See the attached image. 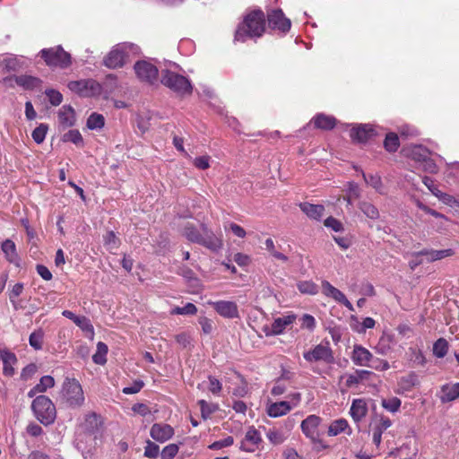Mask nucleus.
Instances as JSON below:
<instances>
[{"label": "nucleus", "instance_id": "f257e3e1", "mask_svg": "<svg viewBox=\"0 0 459 459\" xmlns=\"http://www.w3.org/2000/svg\"><path fill=\"white\" fill-rule=\"evenodd\" d=\"M102 422L100 418L94 412L85 416L84 422L79 427L76 432V446L78 449L91 450L95 447L97 441L101 437Z\"/></svg>", "mask_w": 459, "mask_h": 459}, {"label": "nucleus", "instance_id": "f03ea898", "mask_svg": "<svg viewBox=\"0 0 459 459\" xmlns=\"http://www.w3.org/2000/svg\"><path fill=\"white\" fill-rule=\"evenodd\" d=\"M265 30V16L261 10L248 13L238 26L235 40L245 42L248 39L260 38Z\"/></svg>", "mask_w": 459, "mask_h": 459}, {"label": "nucleus", "instance_id": "7ed1b4c3", "mask_svg": "<svg viewBox=\"0 0 459 459\" xmlns=\"http://www.w3.org/2000/svg\"><path fill=\"white\" fill-rule=\"evenodd\" d=\"M31 409L35 417L44 425H49L54 422L56 411L52 401L45 396H37L31 404Z\"/></svg>", "mask_w": 459, "mask_h": 459}, {"label": "nucleus", "instance_id": "20e7f679", "mask_svg": "<svg viewBox=\"0 0 459 459\" xmlns=\"http://www.w3.org/2000/svg\"><path fill=\"white\" fill-rule=\"evenodd\" d=\"M134 45L130 43L116 45L105 56L103 60L104 65L110 69L122 67L128 57L129 53L134 51Z\"/></svg>", "mask_w": 459, "mask_h": 459}, {"label": "nucleus", "instance_id": "39448f33", "mask_svg": "<svg viewBox=\"0 0 459 459\" xmlns=\"http://www.w3.org/2000/svg\"><path fill=\"white\" fill-rule=\"evenodd\" d=\"M63 395L71 407H81L84 403V394L81 384L74 378H66L63 385Z\"/></svg>", "mask_w": 459, "mask_h": 459}, {"label": "nucleus", "instance_id": "423d86ee", "mask_svg": "<svg viewBox=\"0 0 459 459\" xmlns=\"http://www.w3.org/2000/svg\"><path fill=\"white\" fill-rule=\"evenodd\" d=\"M161 82L180 95L190 94L192 91L189 80L171 71L167 70L162 73Z\"/></svg>", "mask_w": 459, "mask_h": 459}, {"label": "nucleus", "instance_id": "0eeeda50", "mask_svg": "<svg viewBox=\"0 0 459 459\" xmlns=\"http://www.w3.org/2000/svg\"><path fill=\"white\" fill-rule=\"evenodd\" d=\"M41 57L48 66L66 68L71 64V56L61 47L41 50Z\"/></svg>", "mask_w": 459, "mask_h": 459}, {"label": "nucleus", "instance_id": "6e6552de", "mask_svg": "<svg viewBox=\"0 0 459 459\" xmlns=\"http://www.w3.org/2000/svg\"><path fill=\"white\" fill-rule=\"evenodd\" d=\"M296 421L293 418L286 419L281 428H271L266 431V437L273 446H279L284 443L290 435Z\"/></svg>", "mask_w": 459, "mask_h": 459}, {"label": "nucleus", "instance_id": "1a4fd4ad", "mask_svg": "<svg viewBox=\"0 0 459 459\" xmlns=\"http://www.w3.org/2000/svg\"><path fill=\"white\" fill-rule=\"evenodd\" d=\"M303 357L309 363L318 361L332 363L333 361V351L327 344L316 345L312 350L305 351Z\"/></svg>", "mask_w": 459, "mask_h": 459}, {"label": "nucleus", "instance_id": "9d476101", "mask_svg": "<svg viewBox=\"0 0 459 459\" xmlns=\"http://www.w3.org/2000/svg\"><path fill=\"white\" fill-rule=\"evenodd\" d=\"M208 305L221 316L228 319H235L239 317L238 307L236 302L230 300L208 301Z\"/></svg>", "mask_w": 459, "mask_h": 459}, {"label": "nucleus", "instance_id": "9b49d317", "mask_svg": "<svg viewBox=\"0 0 459 459\" xmlns=\"http://www.w3.org/2000/svg\"><path fill=\"white\" fill-rule=\"evenodd\" d=\"M134 68L137 77L142 82L152 84L157 81L158 69L152 63L147 61H138L135 63Z\"/></svg>", "mask_w": 459, "mask_h": 459}, {"label": "nucleus", "instance_id": "f8f14e48", "mask_svg": "<svg viewBox=\"0 0 459 459\" xmlns=\"http://www.w3.org/2000/svg\"><path fill=\"white\" fill-rule=\"evenodd\" d=\"M263 443V439L261 434L255 427H249L245 434V437L240 444V449L253 453L259 449L261 444Z\"/></svg>", "mask_w": 459, "mask_h": 459}, {"label": "nucleus", "instance_id": "ddd939ff", "mask_svg": "<svg viewBox=\"0 0 459 459\" xmlns=\"http://www.w3.org/2000/svg\"><path fill=\"white\" fill-rule=\"evenodd\" d=\"M322 292L327 297L331 298L338 303L342 304L350 311H354L353 305L348 300L346 296L337 288L333 286L328 281H322Z\"/></svg>", "mask_w": 459, "mask_h": 459}, {"label": "nucleus", "instance_id": "4468645a", "mask_svg": "<svg viewBox=\"0 0 459 459\" xmlns=\"http://www.w3.org/2000/svg\"><path fill=\"white\" fill-rule=\"evenodd\" d=\"M295 319L296 316L294 315L277 317L271 325H264L263 332L266 336L279 335L284 332L287 326L293 324Z\"/></svg>", "mask_w": 459, "mask_h": 459}, {"label": "nucleus", "instance_id": "2eb2a0df", "mask_svg": "<svg viewBox=\"0 0 459 459\" xmlns=\"http://www.w3.org/2000/svg\"><path fill=\"white\" fill-rule=\"evenodd\" d=\"M68 88L80 95L90 96L99 91L100 87L93 80H80L70 82Z\"/></svg>", "mask_w": 459, "mask_h": 459}, {"label": "nucleus", "instance_id": "dca6fc26", "mask_svg": "<svg viewBox=\"0 0 459 459\" xmlns=\"http://www.w3.org/2000/svg\"><path fill=\"white\" fill-rule=\"evenodd\" d=\"M268 22L271 28L287 32L290 29V21L286 18L281 9L273 10L267 15Z\"/></svg>", "mask_w": 459, "mask_h": 459}, {"label": "nucleus", "instance_id": "f3484780", "mask_svg": "<svg viewBox=\"0 0 459 459\" xmlns=\"http://www.w3.org/2000/svg\"><path fill=\"white\" fill-rule=\"evenodd\" d=\"M174 435V429L165 423H154L150 429V436L157 442L164 443Z\"/></svg>", "mask_w": 459, "mask_h": 459}, {"label": "nucleus", "instance_id": "a211bd4d", "mask_svg": "<svg viewBox=\"0 0 459 459\" xmlns=\"http://www.w3.org/2000/svg\"><path fill=\"white\" fill-rule=\"evenodd\" d=\"M321 421L322 420L319 416L315 414L307 416L301 422L300 427L303 434L311 440H316L318 437V427Z\"/></svg>", "mask_w": 459, "mask_h": 459}, {"label": "nucleus", "instance_id": "6ab92c4d", "mask_svg": "<svg viewBox=\"0 0 459 459\" xmlns=\"http://www.w3.org/2000/svg\"><path fill=\"white\" fill-rule=\"evenodd\" d=\"M201 229L203 231V235L199 244L212 251L220 250L223 245L221 238L216 236L211 230H209L204 224L202 225Z\"/></svg>", "mask_w": 459, "mask_h": 459}, {"label": "nucleus", "instance_id": "aec40b11", "mask_svg": "<svg viewBox=\"0 0 459 459\" xmlns=\"http://www.w3.org/2000/svg\"><path fill=\"white\" fill-rule=\"evenodd\" d=\"M351 359L357 366L371 367L370 361L373 359V354L361 345H354Z\"/></svg>", "mask_w": 459, "mask_h": 459}, {"label": "nucleus", "instance_id": "412c9836", "mask_svg": "<svg viewBox=\"0 0 459 459\" xmlns=\"http://www.w3.org/2000/svg\"><path fill=\"white\" fill-rule=\"evenodd\" d=\"M455 252L451 248L441 249V250H434V249H423L419 252L413 253V255L424 256L425 260L429 263L442 260L446 257H450L454 255Z\"/></svg>", "mask_w": 459, "mask_h": 459}, {"label": "nucleus", "instance_id": "4be33fe9", "mask_svg": "<svg viewBox=\"0 0 459 459\" xmlns=\"http://www.w3.org/2000/svg\"><path fill=\"white\" fill-rule=\"evenodd\" d=\"M1 360L3 362V374L6 377H13L15 373L14 366L18 359L16 355L8 349H0Z\"/></svg>", "mask_w": 459, "mask_h": 459}, {"label": "nucleus", "instance_id": "5701e85b", "mask_svg": "<svg viewBox=\"0 0 459 459\" xmlns=\"http://www.w3.org/2000/svg\"><path fill=\"white\" fill-rule=\"evenodd\" d=\"M368 403L364 399H354L350 408V415L355 423H359L368 414Z\"/></svg>", "mask_w": 459, "mask_h": 459}, {"label": "nucleus", "instance_id": "b1692460", "mask_svg": "<svg viewBox=\"0 0 459 459\" xmlns=\"http://www.w3.org/2000/svg\"><path fill=\"white\" fill-rule=\"evenodd\" d=\"M1 249L4 255L5 259L10 263L19 267L21 264V258L17 253L16 246L11 239H5L2 245Z\"/></svg>", "mask_w": 459, "mask_h": 459}, {"label": "nucleus", "instance_id": "393cba45", "mask_svg": "<svg viewBox=\"0 0 459 459\" xmlns=\"http://www.w3.org/2000/svg\"><path fill=\"white\" fill-rule=\"evenodd\" d=\"M292 410V405L287 401L271 403L266 407V413L271 418H278L288 414Z\"/></svg>", "mask_w": 459, "mask_h": 459}, {"label": "nucleus", "instance_id": "a878e982", "mask_svg": "<svg viewBox=\"0 0 459 459\" xmlns=\"http://www.w3.org/2000/svg\"><path fill=\"white\" fill-rule=\"evenodd\" d=\"M392 420L385 417L380 416L377 422L375 424L372 434L373 443L379 446L382 442V434L392 426Z\"/></svg>", "mask_w": 459, "mask_h": 459}, {"label": "nucleus", "instance_id": "bb28decb", "mask_svg": "<svg viewBox=\"0 0 459 459\" xmlns=\"http://www.w3.org/2000/svg\"><path fill=\"white\" fill-rule=\"evenodd\" d=\"M350 135L351 139L358 143H366L373 135L374 129L368 125H361L351 130Z\"/></svg>", "mask_w": 459, "mask_h": 459}, {"label": "nucleus", "instance_id": "cd10ccee", "mask_svg": "<svg viewBox=\"0 0 459 459\" xmlns=\"http://www.w3.org/2000/svg\"><path fill=\"white\" fill-rule=\"evenodd\" d=\"M341 433H345L348 436H351L352 434V429L350 427L347 420L342 418L333 420L330 423L327 430V434L330 437H335Z\"/></svg>", "mask_w": 459, "mask_h": 459}, {"label": "nucleus", "instance_id": "c85d7f7f", "mask_svg": "<svg viewBox=\"0 0 459 459\" xmlns=\"http://www.w3.org/2000/svg\"><path fill=\"white\" fill-rule=\"evenodd\" d=\"M75 122L74 110L70 106H63L58 111V123L63 128L74 126Z\"/></svg>", "mask_w": 459, "mask_h": 459}, {"label": "nucleus", "instance_id": "c756f323", "mask_svg": "<svg viewBox=\"0 0 459 459\" xmlns=\"http://www.w3.org/2000/svg\"><path fill=\"white\" fill-rule=\"evenodd\" d=\"M301 211L306 215L316 221H320L324 216L325 207L321 204H312L308 203H303L299 204Z\"/></svg>", "mask_w": 459, "mask_h": 459}, {"label": "nucleus", "instance_id": "7c9ffc66", "mask_svg": "<svg viewBox=\"0 0 459 459\" xmlns=\"http://www.w3.org/2000/svg\"><path fill=\"white\" fill-rule=\"evenodd\" d=\"M459 397V383L446 384L441 387L440 400L442 403L452 402Z\"/></svg>", "mask_w": 459, "mask_h": 459}, {"label": "nucleus", "instance_id": "2f4dec72", "mask_svg": "<svg viewBox=\"0 0 459 459\" xmlns=\"http://www.w3.org/2000/svg\"><path fill=\"white\" fill-rule=\"evenodd\" d=\"M313 123L316 127L329 130L334 127L336 120L332 116H326L325 114H318L313 119Z\"/></svg>", "mask_w": 459, "mask_h": 459}, {"label": "nucleus", "instance_id": "473e14b6", "mask_svg": "<svg viewBox=\"0 0 459 459\" xmlns=\"http://www.w3.org/2000/svg\"><path fill=\"white\" fill-rule=\"evenodd\" d=\"M418 454L417 446L411 443H406L401 446L396 452L400 459H414Z\"/></svg>", "mask_w": 459, "mask_h": 459}, {"label": "nucleus", "instance_id": "72a5a7b5", "mask_svg": "<svg viewBox=\"0 0 459 459\" xmlns=\"http://www.w3.org/2000/svg\"><path fill=\"white\" fill-rule=\"evenodd\" d=\"M365 182L372 186L379 194H384V186L382 183L381 177L378 174L367 175L363 171L361 172Z\"/></svg>", "mask_w": 459, "mask_h": 459}, {"label": "nucleus", "instance_id": "f704fd0d", "mask_svg": "<svg viewBox=\"0 0 459 459\" xmlns=\"http://www.w3.org/2000/svg\"><path fill=\"white\" fill-rule=\"evenodd\" d=\"M74 324L82 329V332L86 333L88 337L91 339L94 336V328L91 325L89 318L84 316H79L78 318H75Z\"/></svg>", "mask_w": 459, "mask_h": 459}, {"label": "nucleus", "instance_id": "c9c22d12", "mask_svg": "<svg viewBox=\"0 0 459 459\" xmlns=\"http://www.w3.org/2000/svg\"><path fill=\"white\" fill-rule=\"evenodd\" d=\"M418 376L414 372H411L408 376L403 377L398 381V385L403 391H410L413 386L418 385Z\"/></svg>", "mask_w": 459, "mask_h": 459}, {"label": "nucleus", "instance_id": "e433bc0d", "mask_svg": "<svg viewBox=\"0 0 459 459\" xmlns=\"http://www.w3.org/2000/svg\"><path fill=\"white\" fill-rule=\"evenodd\" d=\"M107 353L108 346L104 342H99L97 343V351L92 356L93 362L98 365H104L107 361Z\"/></svg>", "mask_w": 459, "mask_h": 459}, {"label": "nucleus", "instance_id": "4c0bfd02", "mask_svg": "<svg viewBox=\"0 0 459 459\" xmlns=\"http://www.w3.org/2000/svg\"><path fill=\"white\" fill-rule=\"evenodd\" d=\"M448 349V342L445 338H439L433 344V354L437 358H444L446 355Z\"/></svg>", "mask_w": 459, "mask_h": 459}, {"label": "nucleus", "instance_id": "58836bf2", "mask_svg": "<svg viewBox=\"0 0 459 459\" xmlns=\"http://www.w3.org/2000/svg\"><path fill=\"white\" fill-rule=\"evenodd\" d=\"M297 288L302 294L316 295L318 292L317 285L312 281H299Z\"/></svg>", "mask_w": 459, "mask_h": 459}, {"label": "nucleus", "instance_id": "ea45409f", "mask_svg": "<svg viewBox=\"0 0 459 459\" xmlns=\"http://www.w3.org/2000/svg\"><path fill=\"white\" fill-rule=\"evenodd\" d=\"M401 404V400L395 396L382 399L381 401L382 407L392 413L397 412L400 410Z\"/></svg>", "mask_w": 459, "mask_h": 459}, {"label": "nucleus", "instance_id": "a19ab883", "mask_svg": "<svg viewBox=\"0 0 459 459\" xmlns=\"http://www.w3.org/2000/svg\"><path fill=\"white\" fill-rule=\"evenodd\" d=\"M15 82L18 85L26 89H32L39 85V80L36 77L30 75H20L15 77Z\"/></svg>", "mask_w": 459, "mask_h": 459}, {"label": "nucleus", "instance_id": "79ce46f5", "mask_svg": "<svg viewBox=\"0 0 459 459\" xmlns=\"http://www.w3.org/2000/svg\"><path fill=\"white\" fill-rule=\"evenodd\" d=\"M105 125V118L102 115L92 113L87 119V126L91 130L101 129Z\"/></svg>", "mask_w": 459, "mask_h": 459}, {"label": "nucleus", "instance_id": "37998d69", "mask_svg": "<svg viewBox=\"0 0 459 459\" xmlns=\"http://www.w3.org/2000/svg\"><path fill=\"white\" fill-rule=\"evenodd\" d=\"M44 339V332L42 329H38L30 333L29 337L30 345L35 350L39 351L42 349Z\"/></svg>", "mask_w": 459, "mask_h": 459}, {"label": "nucleus", "instance_id": "c03bdc74", "mask_svg": "<svg viewBox=\"0 0 459 459\" xmlns=\"http://www.w3.org/2000/svg\"><path fill=\"white\" fill-rule=\"evenodd\" d=\"M430 152L421 146V145H416L414 146L411 151V158L419 162H422L424 160H426L429 156H430Z\"/></svg>", "mask_w": 459, "mask_h": 459}, {"label": "nucleus", "instance_id": "a18cd8bd", "mask_svg": "<svg viewBox=\"0 0 459 459\" xmlns=\"http://www.w3.org/2000/svg\"><path fill=\"white\" fill-rule=\"evenodd\" d=\"M361 212L371 220H377L379 218V212L377 208L370 203L362 202L359 204Z\"/></svg>", "mask_w": 459, "mask_h": 459}, {"label": "nucleus", "instance_id": "49530a36", "mask_svg": "<svg viewBox=\"0 0 459 459\" xmlns=\"http://www.w3.org/2000/svg\"><path fill=\"white\" fill-rule=\"evenodd\" d=\"M203 232H199V230L193 225H186L184 229V236L191 242L199 244Z\"/></svg>", "mask_w": 459, "mask_h": 459}, {"label": "nucleus", "instance_id": "de8ad7c7", "mask_svg": "<svg viewBox=\"0 0 459 459\" xmlns=\"http://www.w3.org/2000/svg\"><path fill=\"white\" fill-rule=\"evenodd\" d=\"M384 145L386 151L394 152L397 151L399 147V138L394 133H389L386 134Z\"/></svg>", "mask_w": 459, "mask_h": 459}, {"label": "nucleus", "instance_id": "09e8293b", "mask_svg": "<svg viewBox=\"0 0 459 459\" xmlns=\"http://www.w3.org/2000/svg\"><path fill=\"white\" fill-rule=\"evenodd\" d=\"M201 409V415L204 420H207L210 416L218 410V406L213 403H208L204 400L198 401Z\"/></svg>", "mask_w": 459, "mask_h": 459}, {"label": "nucleus", "instance_id": "8fccbe9b", "mask_svg": "<svg viewBox=\"0 0 459 459\" xmlns=\"http://www.w3.org/2000/svg\"><path fill=\"white\" fill-rule=\"evenodd\" d=\"M347 195L344 197V200L347 201L349 204H351L352 200L357 199L360 195V191L359 186L354 182L347 183Z\"/></svg>", "mask_w": 459, "mask_h": 459}, {"label": "nucleus", "instance_id": "3c124183", "mask_svg": "<svg viewBox=\"0 0 459 459\" xmlns=\"http://www.w3.org/2000/svg\"><path fill=\"white\" fill-rule=\"evenodd\" d=\"M64 142H71L77 146L82 145L83 139L78 130H70L63 135Z\"/></svg>", "mask_w": 459, "mask_h": 459}, {"label": "nucleus", "instance_id": "603ef678", "mask_svg": "<svg viewBox=\"0 0 459 459\" xmlns=\"http://www.w3.org/2000/svg\"><path fill=\"white\" fill-rule=\"evenodd\" d=\"M197 307L193 303H186L184 307H176L171 309L172 315H195Z\"/></svg>", "mask_w": 459, "mask_h": 459}, {"label": "nucleus", "instance_id": "864d4df0", "mask_svg": "<svg viewBox=\"0 0 459 459\" xmlns=\"http://www.w3.org/2000/svg\"><path fill=\"white\" fill-rule=\"evenodd\" d=\"M160 453V446L151 440H147L144 447V456L151 459L158 457Z\"/></svg>", "mask_w": 459, "mask_h": 459}, {"label": "nucleus", "instance_id": "5fc2aeb1", "mask_svg": "<svg viewBox=\"0 0 459 459\" xmlns=\"http://www.w3.org/2000/svg\"><path fill=\"white\" fill-rule=\"evenodd\" d=\"M104 245L110 251L117 249L119 246V239L113 231H108L104 236Z\"/></svg>", "mask_w": 459, "mask_h": 459}, {"label": "nucleus", "instance_id": "6e6d98bb", "mask_svg": "<svg viewBox=\"0 0 459 459\" xmlns=\"http://www.w3.org/2000/svg\"><path fill=\"white\" fill-rule=\"evenodd\" d=\"M54 385V378L51 376H44L40 378L39 383L36 385V390H38L39 393H44Z\"/></svg>", "mask_w": 459, "mask_h": 459}, {"label": "nucleus", "instance_id": "4d7b16f0", "mask_svg": "<svg viewBox=\"0 0 459 459\" xmlns=\"http://www.w3.org/2000/svg\"><path fill=\"white\" fill-rule=\"evenodd\" d=\"M234 444V438L231 436H228L227 437L215 441L212 443L208 448L211 450H220L224 447H229Z\"/></svg>", "mask_w": 459, "mask_h": 459}, {"label": "nucleus", "instance_id": "13d9d810", "mask_svg": "<svg viewBox=\"0 0 459 459\" xmlns=\"http://www.w3.org/2000/svg\"><path fill=\"white\" fill-rule=\"evenodd\" d=\"M179 447L176 444L166 446L161 451V459H173L178 453Z\"/></svg>", "mask_w": 459, "mask_h": 459}, {"label": "nucleus", "instance_id": "bf43d9fd", "mask_svg": "<svg viewBox=\"0 0 459 459\" xmlns=\"http://www.w3.org/2000/svg\"><path fill=\"white\" fill-rule=\"evenodd\" d=\"M47 126L43 124L39 125L36 127L32 132V138L37 143H41L44 142L47 134Z\"/></svg>", "mask_w": 459, "mask_h": 459}, {"label": "nucleus", "instance_id": "052dcab7", "mask_svg": "<svg viewBox=\"0 0 459 459\" xmlns=\"http://www.w3.org/2000/svg\"><path fill=\"white\" fill-rule=\"evenodd\" d=\"M23 289L24 287L22 283H16L9 292L10 301L15 308H17L16 299L22 293Z\"/></svg>", "mask_w": 459, "mask_h": 459}, {"label": "nucleus", "instance_id": "680f3d73", "mask_svg": "<svg viewBox=\"0 0 459 459\" xmlns=\"http://www.w3.org/2000/svg\"><path fill=\"white\" fill-rule=\"evenodd\" d=\"M325 226L333 230L335 232H341L343 230L342 223L333 217H328L325 222Z\"/></svg>", "mask_w": 459, "mask_h": 459}, {"label": "nucleus", "instance_id": "e2e57ef3", "mask_svg": "<svg viewBox=\"0 0 459 459\" xmlns=\"http://www.w3.org/2000/svg\"><path fill=\"white\" fill-rule=\"evenodd\" d=\"M46 95L48 98L50 103L54 106H58L63 100L62 94L59 91L53 89L47 90Z\"/></svg>", "mask_w": 459, "mask_h": 459}, {"label": "nucleus", "instance_id": "0e129e2a", "mask_svg": "<svg viewBox=\"0 0 459 459\" xmlns=\"http://www.w3.org/2000/svg\"><path fill=\"white\" fill-rule=\"evenodd\" d=\"M210 156L204 155L196 157L193 163L199 169H206L210 167Z\"/></svg>", "mask_w": 459, "mask_h": 459}, {"label": "nucleus", "instance_id": "69168bd1", "mask_svg": "<svg viewBox=\"0 0 459 459\" xmlns=\"http://www.w3.org/2000/svg\"><path fill=\"white\" fill-rule=\"evenodd\" d=\"M144 384L142 380L134 381L130 386L123 388V393L126 394H137L143 387Z\"/></svg>", "mask_w": 459, "mask_h": 459}, {"label": "nucleus", "instance_id": "338daca9", "mask_svg": "<svg viewBox=\"0 0 459 459\" xmlns=\"http://www.w3.org/2000/svg\"><path fill=\"white\" fill-rule=\"evenodd\" d=\"M199 324L202 327L203 332L205 334H210L212 332V330H213L212 320H211L205 316H202L199 318Z\"/></svg>", "mask_w": 459, "mask_h": 459}, {"label": "nucleus", "instance_id": "774afa93", "mask_svg": "<svg viewBox=\"0 0 459 459\" xmlns=\"http://www.w3.org/2000/svg\"><path fill=\"white\" fill-rule=\"evenodd\" d=\"M132 411L134 413H137L141 416H147L152 413L151 409L145 404L142 403H137L133 405Z\"/></svg>", "mask_w": 459, "mask_h": 459}]
</instances>
